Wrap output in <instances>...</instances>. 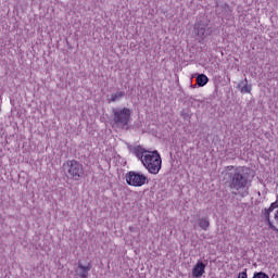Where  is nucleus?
Segmentation results:
<instances>
[{"label":"nucleus","instance_id":"nucleus-1","mask_svg":"<svg viewBox=\"0 0 278 278\" xmlns=\"http://www.w3.org/2000/svg\"><path fill=\"white\" fill-rule=\"evenodd\" d=\"M131 153L143 164L150 175H159L162 170V156L157 150L149 151L142 146H136L131 149Z\"/></svg>","mask_w":278,"mask_h":278},{"label":"nucleus","instance_id":"nucleus-2","mask_svg":"<svg viewBox=\"0 0 278 278\" xmlns=\"http://www.w3.org/2000/svg\"><path fill=\"white\" fill-rule=\"evenodd\" d=\"M226 170L229 173V188L240 192V190H249V178L244 174V167H236L229 165L226 167Z\"/></svg>","mask_w":278,"mask_h":278},{"label":"nucleus","instance_id":"nucleus-3","mask_svg":"<svg viewBox=\"0 0 278 278\" xmlns=\"http://www.w3.org/2000/svg\"><path fill=\"white\" fill-rule=\"evenodd\" d=\"M63 168L67 172L70 177L74 179V181H79L81 177L85 175L84 164H81L77 160H68L63 164Z\"/></svg>","mask_w":278,"mask_h":278},{"label":"nucleus","instance_id":"nucleus-4","mask_svg":"<svg viewBox=\"0 0 278 278\" xmlns=\"http://www.w3.org/2000/svg\"><path fill=\"white\" fill-rule=\"evenodd\" d=\"M131 121V110L128 108L113 109V123L125 129Z\"/></svg>","mask_w":278,"mask_h":278},{"label":"nucleus","instance_id":"nucleus-5","mask_svg":"<svg viewBox=\"0 0 278 278\" xmlns=\"http://www.w3.org/2000/svg\"><path fill=\"white\" fill-rule=\"evenodd\" d=\"M126 184L128 186H132L134 188H142L146 184H148L149 178L147 175L141 172L130 170L125 175Z\"/></svg>","mask_w":278,"mask_h":278},{"label":"nucleus","instance_id":"nucleus-6","mask_svg":"<svg viewBox=\"0 0 278 278\" xmlns=\"http://www.w3.org/2000/svg\"><path fill=\"white\" fill-rule=\"evenodd\" d=\"M273 211L270 208H264L262 213V217L265 218L269 229L276 231L278 233V211H276L274 215V219H270V213Z\"/></svg>","mask_w":278,"mask_h":278},{"label":"nucleus","instance_id":"nucleus-7","mask_svg":"<svg viewBox=\"0 0 278 278\" xmlns=\"http://www.w3.org/2000/svg\"><path fill=\"white\" fill-rule=\"evenodd\" d=\"M205 268H206L205 263H203V261H198L192 268V271H191L192 277L194 278L203 277V275H205Z\"/></svg>","mask_w":278,"mask_h":278},{"label":"nucleus","instance_id":"nucleus-8","mask_svg":"<svg viewBox=\"0 0 278 278\" xmlns=\"http://www.w3.org/2000/svg\"><path fill=\"white\" fill-rule=\"evenodd\" d=\"M92 270V264L88 263L87 266H84L81 263H78L77 275L80 278H88V274Z\"/></svg>","mask_w":278,"mask_h":278},{"label":"nucleus","instance_id":"nucleus-9","mask_svg":"<svg viewBox=\"0 0 278 278\" xmlns=\"http://www.w3.org/2000/svg\"><path fill=\"white\" fill-rule=\"evenodd\" d=\"M206 28H207V24H205L203 22H198L194 26L197 36H199L200 38H204Z\"/></svg>","mask_w":278,"mask_h":278},{"label":"nucleus","instance_id":"nucleus-10","mask_svg":"<svg viewBox=\"0 0 278 278\" xmlns=\"http://www.w3.org/2000/svg\"><path fill=\"white\" fill-rule=\"evenodd\" d=\"M239 86H243L240 89L241 93L251 94V90H253V86L249 84V79L244 78V80L240 81Z\"/></svg>","mask_w":278,"mask_h":278},{"label":"nucleus","instance_id":"nucleus-11","mask_svg":"<svg viewBox=\"0 0 278 278\" xmlns=\"http://www.w3.org/2000/svg\"><path fill=\"white\" fill-rule=\"evenodd\" d=\"M125 97V91H117L108 98L109 103H116V101H121Z\"/></svg>","mask_w":278,"mask_h":278},{"label":"nucleus","instance_id":"nucleus-12","mask_svg":"<svg viewBox=\"0 0 278 278\" xmlns=\"http://www.w3.org/2000/svg\"><path fill=\"white\" fill-rule=\"evenodd\" d=\"M195 81L198 86H200V88H203V86H207V81H210V78H207L205 74H199Z\"/></svg>","mask_w":278,"mask_h":278},{"label":"nucleus","instance_id":"nucleus-13","mask_svg":"<svg viewBox=\"0 0 278 278\" xmlns=\"http://www.w3.org/2000/svg\"><path fill=\"white\" fill-rule=\"evenodd\" d=\"M198 225L203 231H207L210 228V219L207 217L198 219Z\"/></svg>","mask_w":278,"mask_h":278},{"label":"nucleus","instance_id":"nucleus-14","mask_svg":"<svg viewBox=\"0 0 278 278\" xmlns=\"http://www.w3.org/2000/svg\"><path fill=\"white\" fill-rule=\"evenodd\" d=\"M252 278H270V277L264 271H255Z\"/></svg>","mask_w":278,"mask_h":278},{"label":"nucleus","instance_id":"nucleus-15","mask_svg":"<svg viewBox=\"0 0 278 278\" xmlns=\"http://www.w3.org/2000/svg\"><path fill=\"white\" fill-rule=\"evenodd\" d=\"M238 278H249V275H247V270L239 273Z\"/></svg>","mask_w":278,"mask_h":278},{"label":"nucleus","instance_id":"nucleus-16","mask_svg":"<svg viewBox=\"0 0 278 278\" xmlns=\"http://www.w3.org/2000/svg\"><path fill=\"white\" fill-rule=\"evenodd\" d=\"M276 207H277V202H273L268 208L271 210L273 212L274 210H276Z\"/></svg>","mask_w":278,"mask_h":278},{"label":"nucleus","instance_id":"nucleus-17","mask_svg":"<svg viewBox=\"0 0 278 278\" xmlns=\"http://www.w3.org/2000/svg\"><path fill=\"white\" fill-rule=\"evenodd\" d=\"M247 194H249L248 190L244 193H242L241 197H247Z\"/></svg>","mask_w":278,"mask_h":278},{"label":"nucleus","instance_id":"nucleus-18","mask_svg":"<svg viewBox=\"0 0 278 278\" xmlns=\"http://www.w3.org/2000/svg\"><path fill=\"white\" fill-rule=\"evenodd\" d=\"M1 103H2V98H1V96H0V108H1Z\"/></svg>","mask_w":278,"mask_h":278},{"label":"nucleus","instance_id":"nucleus-19","mask_svg":"<svg viewBox=\"0 0 278 278\" xmlns=\"http://www.w3.org/2000/svg\"><path fill=\"white\" fill-rule=\"evenodd\" d=\"M0 112H1V106H0Z\"/></svg>","mask_w":278,"mask_h":278}]
</instances>
